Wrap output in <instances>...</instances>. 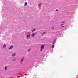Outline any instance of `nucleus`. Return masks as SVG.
Returning a JSON list of instances; mask_svg holds the SVG:
<instances>
[{
    "mask_svg": "<svg viewBox=\"0 0 78 78\" xmlns=\"http://www.w3.org/2000/svg\"><path fill=\"white\" fill-rule=\"evenodd\" d=\"M15 54H12V56H13V57L15 56Z\"/></svg>",
    "mask_w": 78,
    "mask_h": 78,
    "instance_id": "6e6552de",
    "label": "nucleus"
},
{
    "mask_svg": "<svg viewBox=\"0 0 78 78\" xmlns=\"http://www.w3.org/2000/svg\"><path fill=\"white\" fill-rule=\"evenodd\" d=\"M24 6H27V2H25Z\"/></svg>",
    "mask_w": 78,
    "mask_h": 78,
    "instance_id": "0eeeda50",
    "label": "nucleus"
},
{
    "mask_svg": "<svg viewBox=\"0 0 78 78\" xmlns=\"http://www.w3.org/2000/svg\"><path fill=\"white\" fill-rule=\"evenodd\" d=\"M63 27H64V26H62V28H63Z\"/></svg>",
    "mask_w": 78,
    "mask_h": 78,
    "instance_id": "a211bd4d",
    "label": "nucleus"
},
{
    "mask_svg": "<svg viewBox=\"0 0 78 78\" xmlns=\"http://www.w3.org/2000/svg\"><path fill=\"white\" fill-rule=\"evenodd\" d=\"M5 70H7V67H6V66L5 67Z\"/></svg>",
    "mask_w": 78,
    "mask_h": 78,
    "instance_id": "423d86ee",
    "label": "nucleus"
},
{
    "mask_svg": "<svg viewBox=\"0 0 78 78\" xmlns=\"http://www.w3.org/2000/svg\"><path fill=\"white\" fill-rule=\"evenodd\" d=\"M64 25V24H62L61 25V26H62V25Z\"/></svg>",
    "mask_w": 78,
    "mask_h": 78,
    "instance_id": "f3484780",
    "label": "nucleus"
},
{
    "mask_svg": "<svg viewBox=\"0 0 78 78\" xmlns=\"http://www.w3.org/2000/svg\"><path fill=\"white\" fill-rule=\"evenodd\" d=\"M34 36H35V34H33L31 35V36H32V37H34Z\"/></svg>",
    "mask_w": 78,
    "mask_h": 78,
    "instance_id": "7ed1b4c3",
    "label": "nucleus"
},
{
    "mask_svg": "<svg viewBox=\"0 0 78 78\" xmlns=\"http://www.w3.org/2000/svg\"><path fill=\"white\" fill-rule=\"evenodd\" d=\"M54 43H55V42H53L52 43V44L53 45V44H54Z\"/></svg>",
    "mask_w": 78,
    "mask_h": 78,
    "instance_id": "dca6fc26",
    "label": "nucleus"
},
{
    "mask_svg": "<svg viewBox=\"0 0 78 78\" xmlns=\"http://www.w3.org/2000/svg\"><path fill=\"white\" fill-rule=\"evenodd\" d=\"M52 48H54V47H55V46H54V45H53L52 46Z\"/></svg>",
    "mask_w": 78,
    "mask_h": 78,
    "instance_id": "9d476101",
    "label": "nucleus"
},
{
    "mask_svg": "<svg viewBox=\"0 0 78 78\" xmlns=\"http://www.w3.org/2000/svg\"><path fill=\"white\" fill-rule=\"evenodd\" d=\"M13 48V46H11L9 48V49L10 50V49H11V48Z\"/></svg>",
    "mask_w": 78,
    "mask_h": 78,
    "instance_id": "20e7f679",
    "label": "nucleus"
},
{
    "mask_svg": "<svg viewBox=\"0 0 78 78\" xmlns=\"http://www.w3.org/2000/svg\"><path fill=\"white\" fill-rule=\"evenodd\" d=\"M41 4H39V6H41Z\"/></svg>",
    "mask_w": 78,
    "mask_h": 78,
    "instance_id": "ddd939ff",
    "label": "nucleus"
},
{
    "mask_svg": "<svg viewBox=\"0 0 78 78\" xmlns=\"http://www.w3.org/2000/svg\"><path fill=\"white\" fill-rule=\"evenodd\" d=\"M56 11H58V9L56 10Z\"/></svg>",
    "mask_w": 78,
    "mask_h": 78,
    "instance_id": "2eb2a0df",
    "label": "nucleus"
},
{
    "mask_svg": "<svg viewBox=\"0 0 78 78\" xmlns=\"http://www.w3.org/2000/svg\"><path fill=\"white\" fill-rule=\"evenodd\" d=\"M34 31H35V29H34V30H32V32H34Z\"/></svg>",
    "mask_w": 78,
    "mask_h": 78,
    "instance_id": "9b49d317",
    "label": "nucleus"
},
{
    "mask_svg": "<svg viewBox=\"0 0 78 78\" xmlns=\"http://www.w3.org/2000/svg\"><path fill=\"white\" fill-rule=\"evenodd\" d=\"M30 36H31V35L30 34L27 35V39H29V38H30Z\"/></svg>",
    "mask_w": 78,
    "mask_h": 78,
    "instance_id": "f03ea898",
    "label": "nucleus"
},
{
    "mask_svg": "<svg viewBox=\"0 0 78 78\" xmlns=\"http://www.w3.org/2000/svg\"><path fill=\"white\" fill-rule=\"evenodd\" d=\"M23 59H24V58H23L22 59V60H21V61H23Z\"/></svg>",
    "mask_w": 78,
    "mask_h": 78,
    "instance_id": "f8f14e48",
    "label": "nucleus"
},
{
    "mask_svg": "<svg viewBox=\"0 0 78 78\" xmlns=\"http://www.w3.org/2000/svg\"><path fill=\"white\" fill-rule=\"evenodd\" d=\"M30 50H31V48H30L29 50L28 51H30Z\"/></svg>",
    "mask_w": 78,
    "mask_h": 78,
    "instance_id": "4468645a",
    "label": "nucleus"
},
{
    "mask_svg": "<svg viewBox=\"0 0 78 78\" xmlns=\"http://www.w3.org/2000/svg\"><path fill=\"white\" fill-rule=\"evenodd\" d=\"M6 46L5 44H4L3 46V48H6Z\"/></svg>",
    "mask_w": 78,
    "mask_h": 78,
    "instance_id": "39448f33",
    "label": "nucleus"
},
{
    "mask_svg": "<svg viewBox=\"0 0 78 78\" xmlns=\"http://www.w3.org/2000/svg\"><path fill=\"white\" fill-rule=\"evenodd\" d=\"M45 34V33L44 32L42 35V36H44V34Z\"/></svg>",
    "mask_w": 78,
    "mask_h": 78,
    "instance_id": "1a4fd4ad",
    "label": "nucleus"
},
{
    "mask_svg": "<svg viewBox=\"0 0 78 78\" xmlns=\"http://www.w3.org/2000/svg\"><path fill=\"white\" fill-rule=\"evenodd\" d=\"M62 23H64V22H62Z\"/></svg>",
    "mask_w": 78,
    "mask_h": 78,
    "instance_id": "6ab92c4d",
    "label": "nucleus"
},
{
    "mask_svg": "<svg viewBox=\"0 0 78 78\" xmlns=\"http://www.w3.org/2000/svg\"><path fill=\"white\" fill-rule=\"evenodd\" d=\"M44 48V45H42V46H41V49L40 50V51H42V50H43Z\"/></svg>",
    "mask_w": 78,
    "mask_h": 78,
    "instance_id": "f257e3e1",
    "label": "nucleus"
}]
</instances>
